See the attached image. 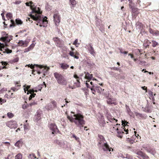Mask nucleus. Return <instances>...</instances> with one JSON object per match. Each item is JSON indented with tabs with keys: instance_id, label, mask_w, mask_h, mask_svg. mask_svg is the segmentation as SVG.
Segmentation results:
<instances>
[{
	"instance_id": "obj_1",
	"label": "nucleus",
	"mask_w": 159,
	"mask_h": 159,
	"mask_svg": "<svg viewBox=\"0 0 159 159\" xmlns=\"http://www.w3.org/2000/svg\"><path fill=\"white\" fill-rule=\"evenodd\" d=\"M68 119L71 122L74 123L76 125L80 128V129L85 124L83 115L80 113H75L68 110L66 112Z\"/></svg>"
},
{
	"instance_id": "obj_2",
	"label": "nucleus",
	"mask_w": 159,
	"mask_h": 159,
	"mask_svg": "<svg viewBox=\"0 0 159 159\" xmlns=\"http://www.w3.org/2000/svg\"><path fill=\"white\" fill-rule=\"evenodd\" d=\"M34 5L33 2H30V9L32 10L31 13H35V15H30V17L33 20L36 21V22L38 23L36 25H38V23H39V26L40 27H45V26L44 25L45 22H46L47 20L46 19L47 18L46 16H45L44 18L41 17V12L40 11V9L38 7V10H37V8L34 7Z\"/></svg>"
},
{
	"instance_id": "obj_3",
	"label": "nucleus",
	"mask_w": 159,
	"mask_h": 159,
	"mask_svg": "<svg viewBox=\"0 0 159 159\" xmlns=\"http://www.w3.org/2000/svg\"><path fill=\"white\" fill-rule=\"evenodd\" d=\"M12 39V36L11 35L8 34L7 36L4 37H1L0 38V40L2 41L5 43V44L0 43V51H2L3 53H6L7 54L11 53L12 50H10L8 48H4L5 46L7 45V43L9 42Z\"/></svg>"
},
{
	"instance_id": "obj_4",
	"label": "nucleus",
	"mask_w": 159,
	"mask_h": 159,
	"mask_svg": "<svg viewBox=\"0 0 159 159\" xmlns=\"http://www.w3.org/2000/svg\"><path fill=\"white\" fill-rule=\"evenodd\" d=\"M54 75L59 84L62 85H66L67 84V80L63 75L55 72Z\"/></svg>"
},
{
	"instance_id": "obj_5",
	"label": "nucleus",
	"mask_w": 159,
	"mask_h": 159,
	"mask_svg": "<svg viewBox=\"0 0 159 159\" xmlns=\"http://www.w3.org/2000/svg\"><path fill=\"white\" fill-rule=\"evenodd\" d=\"M98 146L100 148H102L104 152L107 153L113 151V149L110 147L107 142L101 143V144L98 145Z\"/></svg>"
},
{
	"instance_id": "obj_6",
	"label": "nucleus",
	"mask_w": 159,
	"mask_h": 159,
	"mask_svg": "<svg viewBox=\"0 0 159 159\" xmlns=\"http://www.w3.org/2000/svg\"><path fill=\"white\" fill-rule=\"evenodd\" d=\"M90 89L92 93L94 94H95L96 91L98 93H102V91L104 90V89L101 88L98 85L93 86L90 88Z\"/></svg>"
},
{
	"instance_id": "obj_7",
	"label": "nucleus",
	"mask_w": 159,
	"mask_h": 159,
	"mask_svg": "<svg viewBox=\"0 0 159 159\" xmlns=\"http://www.w3.org/2000/svg\"><path fill=\"white\" fill-rule=\"evenodd\" d=\"M29 66L32 69H33L34 68V65L36 66L37 67H39L40 69L43 68L42 71L44 73H44L47 72V71L49 69V67H47V66H44L42 65H38L35 64H34V65H33L32 64H31L30 65L29 64Z\"/></svg>"
},
{
	"instance_id": "obj_8",
	"label": "nucleus",
	"mask_w": 159,
	"mask_h": 159,
	"mask_svg": "<svg viewBox=\"0 0 159 159\" xmlns=\"http://www.w3.org/2000/svg\"><path fill=\"white\" fill-rule=\"evenodd\" d=\"M6 125L10 129H15L17 127L16 122L13 120H11L7 122Z\"/></svg>"
},
{
	"instance_id": "obj_9",
	"label": "nucleus",
	"mask_w": 159,
	"mask_h": 159,
	"mask_svg": "<svg viewBox=\"0 0 159 159\" xmlns=\"http://www.w3.org/2000/svg\"><path fill=\"white\" fill-rule=\"evenodd\" d=\"M97 118L98 119L100 125L101 126L104 127L105 123L103 116L101 115L100 113H98V114Z\"/></svg>"
},
{
	"instance_id": "obj_10",
	"label": "nucleus",
	"mask_w": 159,
	"mask_h": 159,
	"mask_svg": "<svg viewBox=\"0 0 159 159\" xmlns=\"http://www.w3.org/2000/svg\"><path fill=\"white\" fill-rule=\"evenodd\" d=\"M16 23L15 22L14 20H11V24L10 25V27H14L16 25V24L17 25H21L23 23V22L19 19H16Z\"/></svg>"
},
{
	"instance_id": "obj_11",
	"label": "nucleus",
	"mask_w": 159,
	"mask_h": 159,
	"mask_svg": "<svg viewBox=\"0 0 159 159\" xmlns=\"http://www.w3.org/2000/svg\"><path fill=\"white\" fill-rule=\"evenodd\" d=\"M42 112L41 111H38L36 112L34 117V121L35 122H38L41 119Z\"/></svg>"
},
{
	"instance_id": "obj_12",
	"label": "nucleus",
	"mask_w": 159,
	"mask_h": 159,
	"mask_svg": "<svg viewBox=\"0 0 159 159\" xmlns=\"http://www.w3.org/2000/svg\"><path fill=\"white\" fill-rule=\"evenodd\" d=\"M49 128L52 131V134H54V133H57L58 131V129L57 126L54 123L51 124L49 125Z\"/></svg>"
},
{
	"instance_id": "obj_13",
	"label": "nucleus",
	"mask_w": 159,
	"mask_h": 159,
	"mask_svg": "<svg viewBox=\"0 0 159 159\" xmlns=\"http://www.w3.org/2000/svg\"><path fill=\"white\" fill-rule=\"evenodd\" d=\"M53 17L55 25L58 26L59 25L60 20L59 15L57 13L55 14H54Z\"/></svg>"
},
{
	"instance_id": "obj_14",
	"label": "nucleus",
	"mask_w": 159,
	"mask_h": 159,
	"mask_svg": "<svg viewBox=\"0 0 159 159\" xmlns=\"http://www.w3.org/2000/svg\"><path fill=\"white\" fill-rule=\"evenodd\" d=\"M29 41V39L26 40L24 41L21 40L18 43L20 46L26 47L28 45Z\"/></svg>"
},
{
	"instance_id": "obj_15",
	"label": "nucleus",
	"mask_w": 159,
	"mask_h": 159,
	"mask_svg": "<svg viewBox=\"0 0 159 159\" xmlns=\"http://www.w3.org/2000/svg\"><path fill=\"white\" fill-rule=\"evenodd\" d=\"M54 142L55 144L58 145L59 146L62 148L64 147L65 145L64 141L63 140L57 139L54 140Z\"/></svg>"
},
{
	"instance_id": "obj_16",
	"label": "nucleus",
	"mask_w": 159,
	"mask_h": 159,
	"mask_svg": "<svg viewBox=\"0 0 159 159\" xmlns=\"http://www.w3.org/2000/svg\"><path fill=\"white\" fill-rule=\"evenodd\" d=\"M88 50L90 53L92 55L94 56L95 54V52L93 48L90 44H89Z\"/></svg>"
},
{
	"instance_id": "obj_17",
	"label": "nucleus",
	"mask_w": 159,
	"mask_h": 159,
	"mask_svg": "<svg viewBox=\"0 0 159 159\" xmlns=\"http://www.w3.org/2000/svg\"><path fill=\"white\" fill-rule=\"evenodd\" d=\"M115 99L114 98H108L107 100V102L108 104H112L116 105L117 103L116 102H115Z\"/></svg>"
},
{
	"instance_id": "obj_18",
	"label": "nucleus",
	"mask_w": 159,
	"mask_h": 159,
	"mask_svg": "<svg viewBox=\"0 0 159 159\" xmlns=\"http://www.w3.org/2000/svg\"><path fill=\"white\" fill-rule=\"evenodd\" d=\"M99 139H98V146L100 145L101 143H105L106 142V141L104 137L101 135H99L98 136Z\"/></svg>"
},
{
	"instance_id": "obj_19",
	"label": "nucleus",
	"mask_w": 159,
	"mask_h": 159,
	"mask_svg": "<svg viewBox=\"0 0 159 159\" xmlns=\"http://www.w3.org/2000/svg\"><path fill=\"white\" fill-rule=\"evenodd\" d=\"M106 116L107 118V119L110 122H113V121L115 120L116 122H117V120H116L113 116H111L109 113H107L106 114Z\"/></svg>"
},
{
	"instance_id": "obj_20",
	"label": "nucleus",
	"mask_w": 159,
	"mask_h": 159,
	"mask_svg": "<svg viewBox=\"0 0 159 159\" xmlns=\"http://www.w3.org/2000/svg\"><path fill=\"white\" fill-rule=\"evenodd\" d=\"M49 108H51L52 109L57 108V102L54 101H52L50 103Z\"/></svg>"
},
{
	"instance_id": "obj_21",
	"label": "nucleus",
	"mask_w": 159,
	"mask_h": 159,
	"mask_svg": "<svg viewBox=\"0 0 159 159\" xmlns=\"http://www.w3.org/2000/svg\"><path fill=\"white\" fill-rule=\"evenodd\" d=\"M23 143V142L22 139H20L18 140L15 143L14 145L16 147L20 148L22 146Z\"/></svg>"
},
{
	"instance_id": "obj_22",
	"label": "nucleus",
	"mask_w": 159,
	"mask_h": 159,
	"mask_svg": "<svg viewBox=\"0 0 159 159\" xmlns=\"http://www.w3.org/2000/svg\"><path fill=\"white\" fill-rule=\"evenodd\" d=\"M55 45L56 46L59 48L62 47L64 46V41L61 39L59 40L58 42L55 43Z\"/></svg>"
},
{
	"instance_id": "obj_23",
	"label": "nucleus",
	"mask_w": 159,
	"mask_h": 159,
	"mask_svg": "<svg viewBox=\"0 0 159 159\" xmlns=\"http://www.w3.org/2000/svg\"><path fill=\"white\" fill-rule=\"evenodd\" d=\"M122 125H123V126L124 127L123 128V129H124V130L126 132V134H128V129L126 130L125 128V126L128 123H129L128 122H127L126 121H125V120H122Z\"/></svg>"
},
{
	"instance_id": "obj_24",
	"label": "nucleus",
	"mask_w": 159,
	"mask_h": 159,
	"mask_svg": "<svg viewBox=\"0 0 159 159\" xmlns=\"http://www.w3.org/2000/svg\"><path fill=\"white\" fill-rule=\"evenodd\" d=\"M34 45L35 44L34 43H32L29 47L25 49L24 50V52H29L30 50L33 49Z\"/></svg>"
},
{
	"instance_id": "obj_25",
	"label": "nucleus",
	"mask_w": 159,
	"mask_h": 159,
	"mask_svg": "<svg viewBox=\"0 0 159 159\" xmlns=\"http://www.w3.org/2000/svg\"><path fill=\"white\" fill-rule=\"evenodd\" d=\"M27 120L25 121V123H24V130L25 131L29 130L30 127L29 124L27 123Z\"/></svg>"
},
{
	"instance_id": "obj_26",
	"label": "nucleus",
	"mask_w": 159,
	"mask_h": 159,
	"mask_svg": "<svg viewBox=\"0 0 159 159\" xmlns=\"http://www.w3.org/2000/svg\"><path fill=\"white\" fill-rule=\"evenodd\" d=\"M116 130L117 131L116 134L117 136L118 137L121 138L122 137L123 134L124 133V132L119 130L118 128L116 129Z\"/></svg>"
},
{
	"instance_id": "obj_27",
	"label": "nucleus",
	"mask_w": 159,
	"mask_h": 159,
	"mask_svg": "<svg viewBox=\"0 0 159 159\" xmlns=\"http://www.w3.org/2000/svg\"><path fill=\"white\" fill-rule=\"evenodd\" d=\"M84 73L86 74L85 77L88 80H91L93 77V75L90 74L88 72H85Z\"/></svg>"
},
{
	"instance_id": "obj_28",
	"label": "nucleus",
	"mask_w": 159,
	"mask_h": 159,
	"mask_svg": "<svg viewBox=\"0 0 159 159\" xmlns=\"http://www.w3.org/2000/svg\"><path fill=\"white\" fill-rule=\"evenodd\" d=\"M19 82H16L15 83L16 87L11 88V90H12L14 92L17 91V90H18V89H19V88H17V87H19L20 86V85H17V84H19Z\"/></svg>"
},
{
	"instance_id": "obj_29",
	"label": "nucleus",
	"mask_w": 159,
	"mask_h": 159,
	"mask_svg": "<svg viewBox=\"0 0 159 159\" xmlns=\"http://www.w3.org/2000/svg\"><path fill=\"white\" fill-rule=\"evenodd\" d=\"M150 43V42L147 39L145 40L143 45L145 48H146L149 46Z\"/></svg>"
},
{
	"instance_id": "obj_30",
	"label": "nucleus",
	"mask_w": 159,
	"mask_h": 159,
	"mask_svg": "<svg viewBox=\"0 0 159 159\" xmlns=\"http://www.w3.org/2000/svg\"><path fill=\"white\" fill-rule=\"evenodd\" d=\"M132 13L133 15H137L139 13L138 10L137 8H134L132 9Z\"/></svg>"
},
{
	"instance_id": "obj_31",
	"label": "nucleus",
	"mask_w": 159,
	"mask_h": 159,
	"mask_svg": "<svg viewBox=\"0 0 159 159\" xmlns=\"http://www.w3.org/2000/svg\"><path fill=\"white\" fill-rule=\"evenodd\" d=\"M61 67L63 69H66L69 67V66L66 63H61L60 64Z\"/></svg>"
},
{
	"instance_id": "obj_32",
	"label": "nucleus",
	"mask_w": 159,
	"mask_h": 159,
	"mask_svg": "<svg viewBox=\"0 0 159 159\" xmlns=\"http://www.w3.org/2000/svg\"><path fill=\"white\" fill-rule=\"evenodd\" d=\"M70 4L72 6L74 7L76 4V2L75 0H69Z\"/></svg>"
},
{
	"instance_id": "obj_33",
	"label": "nucleus",
	"mask_w": 159,
	"mask_h": 159,
	"mask_svg": "<svg viewBox=\"0 0 159 159\" xmlns=\"http://www.w3.org/2000/svg\"><path fill=\"white\" fill-rule=\"evenodd\" d=\"M135 153L137 155L142 157H143V156L145 154L140 151H137L135 152Z\"/></svg>"
},
{
	"instance_id": "obj_34",
	"label": "nucleus",
	"mask_w": 159,
	"mask_h": 159,
	"mask_svg": "<svg viewBox=\"0 0 159 159\" xmlns=\"http://www.w3.org/2000/svg\"><path fill=\"white\" fill-rule=\"evenodd\" d=\"M22 155L20 153H18L15 157V159H21Z\"/></svg>"
},
{
	"instance_id": "obj_35",
	"label": "nucleus",
	"mask_w": 159,
	"mask_h": 159,
	"mask_svg": "<svg viewBox=\"0 0 159 159\" xmlns=\"http://www.w3.org/2000/svg\"><path fill=\"white\" fill-rule=\"evenodd\" d=\"M152 46L153 47H155L156 46L159 45L158 43L155 41L152 40Z\"/></svg>"
},
{
	"instance_id": "obj_36",
	"label": "nucleus",
	"mask_w": 159,
	"mask_h": 159,
	"mask_svg": "<svg viewBox=\"0 0 159 159\" xmlns=\"http://www.w3.org/2000/svg\"><path fill=\"white\" fill-rule=\"evenodd\" d=\"M127 112L129 115L131 117H134V113L132 112L131 110H127Z\"/></svg>"
},
{
	"instance_id": "obj_37",
	"label": "nucleus",
	"mask_w": 159,
	"mask_h": 159,
	"mask_svg": "<svg viewBox=\"0 0 159 159\" xmlns=\"http://www.w3.org/2000/svg\"><path fill=\"white\" fill-rule=\"evenodd\" d=\"M7 115L8 117L10 118H12L14 116V114L13 113L11 112H8L7 113Z\"/></svg>"
},
{
	"instance_id": "obj_38",
	"label": "nucleus",
	"mask_w": 159,
	"mask_h": 159,
	"mask_svg": "<svg viewBox=\"0 0 159 159\" xmlns=\"http://www.w3.org/2000/svg\"><path fill=\"white\" fill-rule=\"evenodd\" d=\"M12 15L11 13H8L6 15V16L7 18L11 19L12 17Z\"/></svg>"
},
{
	"instance_id": "obj_39",
	"label": "nucleus",
	"mask_w": 159,
	"mask_h": 159,
	"mask_svg": "<svg viewBox=\"0 0 159 159\" xmlns=\"http://www.w3.org/2000/svg\"><path fill=\"white\" fill-rule=\"evenodd\" d=\"M136 27L138 28H140L142 26V24L141 23L139 22H137L136 24Z\"/></svg>"
},
{
	"instance_id": "obj_40",
	"label": "nucleus",
	"mask_w": 159,
	"mask_h": 159,
	"mask_svg": "<svg viewBox=\"0 0 159 159\" xmlns=\"http://www.w3.org/2000/svg\"><path fill=\"white\" fill-rule=\"evenodd\" d=\"M30 95L29 98V99L30 100H31L32 98H34L36 95V94L34 93H32Z\"/></svg>"
},
{
	"instance_id": "obj_41",
	"label": "nucleus",
	"mask_w": 159,
	"mask_h": 159,
	"mask_svg": "<svg viewBox=\"0 0 159 159\" xmlns=\"http://www.w3.org/2000/svg\"><path fill=\"white\" fill-rule=\"evenodd\" d=\"M87 63L89 66H95L94 63L91 61H89Z\"/></svg>"
},
{
	"instance_id": "obj_42",
	"label": "nucleus",
	"mask_w": 159,
	"mask_h": 159,
	"mask_svg": "<svg viewBox=\"0 0 159 159\" xmlns=\"http://www.w3.org/2000/svg\"><path fill=\"white\" fill-rule=\"evenodd\" d=\"M37 91H38V90H34V89H30L29 90V92L30 93H34V92H36ZM27 94H29L28 93V92H27Z\"/></svg>"
},
{
	"instance_id": "obj_43",
	"label": "nucleus",
	"mask_w": 159,
	"mask_h": 159,
	"mask_svg": "<svg viewBox=\"0 0 159 159\" xmlns=\"http://www.w3.org/2000/svg\"><path fill=\"white\" fill-rule=\"evenodd\" d=\"M53 39L54 40V41L55 42V43L56 42H58L59 41V40H61V39H60L59 38L57 37L54 38Z\"/></svg>"
},
{
	"instance_id": "obj_44",
	"label": "nucleus",
	"mask_w": 159,
	"mask_h": 159,
	"mask_svg": "<svg viewBox=\"0 0 159 159\" xmlns=\"http://www.w3.org/2000/svg\"><path fill=\"white\" fill-rule=\"evenodd\" d=\"M1 34L2 36V37H4L7 35L8 34H7L5 31H3L1 32Z\"/></svg>"
},
{
	"instance_id": "obj_45",
	"label": "nucleus",
	"mask_w": 159,
	"mask_h": 159,
	"mask_svg": "<svg viewBox=\"0 0 159 159\" xmlns=\"http://www.w3.org/2000/svg\"><path fill=\"white\" fill-rule=\"evenodd\" d=\"M135 114L136 116H137L139 118H142L143 117V116L141 114L138 113H135Z\"/></svg>"
},
{
	"instance_id": "obj_46",
	"label": "nucleus",
	"mask_w": 159,
	"mask_h": 159,
	"mask_svg": "<svg viewBox=\"0 0 159 159\" xmlns=\"http://www.w3.org/2000/svg\"><path fill=\"white\" fill-rule=\"evenodd\" d=\"M34 156V154L32 153L30 154L29 156H28V158L30 159H34L33 157Z\"/></svg>"
},
{
	"instance_id": "obj_47",
	"label": "nucleus",
	"mask_w": 159,
	"mask_h": 159,
	"mask_svg": "<svg viewBox=\"0 0 159 159\" xmlns=\"http://www.w3.org/2000/svg\"><path fill=\"white\" fill-rule=\"evenodd\" d=\"M78 41V39H76L73 43L74 45H75L76 47H78V45H79V43H77Z\"/></svg>"
},
{
	"instance_id": "obj_48",
	"label": "nucleus",
	"mask_w": 159,
	"mask_h": 159,
	"mask_svg": "<svg viewBox=\"0 0 159 159\" xmlns=\"http://www.w3.org/2000/svg\"><path fill=\"white\" fill-rule=\"evenodd\" d=\"M125 158L128 159H133L132 157L131 156L128 154L126 155V157H125Z\"/></svg>"
},
{
	"instance_id": "obj_49",
	"label": "nucleus",
	"mask_w": 159,
	"mask_h": 159,
	"mask_svg": "<svg viewBox=\"0 0 159 159\" xmlns=\"http://www.w3.org/2000/svg\"><path fill=\"white\" fill-rule=\"evenodd\" d=\"M119 49L120 50V52L121 53L127 54L128 52L127 51H123V50L119 48Z\"/></svg>"
},
{
	"instance_id": "obj_50",
	"label": "nucleus",
	"mask_w": 159,
	"mask_h": 159,
	"mask_svg": "<svg viewBox=\"0 0 159 159\" xmlns=\"http://www.w3.org/2000/svg\"><path fill=\"white\" fill-rule=\"evenodd\" d=\"M77 82L75 83V84H76V86L77 87H79L80 86V82L78 80H77Z\"/></svg>"
},
{
	"instance_id": "obj_51",
	"label": "nucleus",
	"mask_w": 159,
	"mask_h": 159,
	"mask_svg": "<svg viewBox=\"0 0 159 159\" xmlns=\"http://www.w3.org/2000/svg\"><path fill=\"white\" fill-rule=\"evenodd\" d=\"M72 137L73 138H74L75 139V140H76V141H79V138L76 136L75 134H73L72 135Z\"/></svg>"
},
{
	"instance_id": "obj_52",
	"label": "nucleus",
	"mask_w": 159,
	"mask_h": 159,
	"mask_svg": "<svg viewBox=\"0 0 159 159\" xmlns=\"http://www.w3.org/2000/svg\"><path fill=\"white\" fill-rule=\"evenodd\" d=\"M111 70H119L120 71V69L117 67H112V68H111Z\"/></svg>"
},
{
	"instance_id": "obj_53",
	"label": "nucleus",
	"mask_w": 159,
	"mask_h": 159,
	"mask_svg": "<svg viewBox=\"0 0 159 159\" xmlns=\"http://www.w3.org/2000/svg\"><path fill=\"white\" fill-rule=\"evenodd\" d=\"M149 32L152 34L154 35V34L155 32L154 30H153L152 29L150 28L149 29Z\"/></svg>"
},
{
	"instance_id": "obj_54",
	"label": "nucleus",
	"mask_w": 159,
	"mask_h": 159,
	"mask_svg": "<svg viewBox=\"0 0 159 159\" xmlns=\"http://www.w3.org/2000/svg\"><path fill=\"white\" fill-rule=\"evenodd\" d=\"M30 86H27L26 88H24V91L25 93L26 92V90L29 89L30 88Z\"/></svg>"
},
{
	"instance_id": "obj_55",
	"label": "nucleus",
	"mask_w": 159,
	"mask_h": 159,
	"mask_svg": "<svg viewBox=\"0 0 159 159\" xmlns=\"http://www.w3.org/2000/svg\"><path fill=\"white\" fill-rule=\"evenodd\" d=\"M119 157H121L123 158H125V157L123 155L122 153H120L118 155Z\"/></svg>"
},
{
	"instance_id": "obj_56",
	"label": "nucleus",
	"mask_w": 159,
	"mask_h": 159,
	"mask_svg": "<svg viewBox=\"0 0 159 159\" xmlns=\"http://www.w3.org/2000/svg\"><path fill=\"white\" fill-rule=\"evenodd\" d=\"M70 55L72 56L73 57L74 56V53L70 51L69 53Z\"/></svg>"
},
{
	"instance_id": "obj_57",
	"label": "nucleus",
	"mask_w": 159,
	"mask_h": 159,
	"mask_svg": "<svg viewBox=\"0 0 159 159\" xmlns=\"http://www.w3.org/2000/svg\"><path fill=\"white\" fill-rule=\"evenodd\" d=\"M1 63L2 64V65H4V66H6L7 64V63L6 62H5V61H2V62H1Z\"/></svg>"
},
{
	"instance_id": "obj_58",
	"label": "nucleus",
	"mask_w": 159,
	"mask_h": 159,
	"mask_svg": "<svg viewBox=\"0 0 159 159\" xmlns=\"http://www.w3.org/2000/svg\"><path fill=\"white\" fill-rule=\"evenodd\" d=\"M148 94L151 96H152L153 95V92L149 90L148 91Z\"/></svg>"
},
{
	"instance_id": "obj_59",
	"label": "nucleus",
	"mask_w": 159,
	"mask_h": 159,
	"mask_svg": "<svg viewBox=\"0 0 159 159\" xmlns=\"http://www.w3.org/2000/svg\"><path fill=\"white\" fill-rule=\"evenodd\" d=\"M154 34L157 36L159 35V31L157 30L154 33Z\"/></svg>"
},
{
	"instance_id": "obj_60",
	"label": "nucleus",
	"mask_w": 159,
	"mask_h": 159,
	"mask_svg": "<svg viewBox=\"0 0 159 159\" xmlns=\"http://www.w3.org/2000/svg\"><path fill=\"white\" fill-rule=\"evenodd\" d=\"M2 143H4L5 144H7L8 145L7 146H8V148H9V146L10 145V143L9 142H3Z\"/></svg>"
},
{
	"instance_id": "obj_61",
	"label": "nucleus",
	"mask_w": 159,
	"mask_h": 159,
	"mask_svg": "<svg viewBox=\"0 0 159 159\" xmlns=\"http://www.w3.org/2000/svg\"><path fill=\"white\" fill-rule=\"evenodd\" d=\"M4 13H2L1 14V15L2 16V19L4 20H5V18L4 16Z\"/></svg>"
},
{
	"instance_id": "obj_62",
	"label": "nucleus",
	"mask_w": 159,
	"mask_h": 159,
	"mask_svg": "<svg viewBox=\"0 0 159 159\" xmlns=\"http://www.w3.org/2000/svg\"><path fill=\"white\" fill-rule=\"evenodd\" d=\"M21 3V2L20 1H17L15 2L14 3L16 4H18Z\"/></svg>"
},
{
	"instance_id": "obj_63",
	"label": "nucleus",
	"mask_w": 159,
	"mask_h": 159,
	"mask_svg": "<svg viewBox=\"0 0 159 159\" xmlns=\"http://www.w3.org/2000/svg\"><path fill=\"white\" fill-rule=\"evenodd\" d=\"M85 84H86V86L87 87V88H89V89H90V88L92 87H89V84L87 83V82H86L85 83Z\"/></svg>"
},
{
	"instance_id": "obj_64",
	"label": "nucleus",
	"mask_w": 159,
	"mask_h": 159,
	"mask_svg": "<svg viewBox=\"0 0 159 159\" xmlns=\"http://www.w3.org/2000/svg\"><path fill=\"white\" fill-rule=\"evenodd\" d=\"M30 2H27L25 3V4L27 6H30Z\"/></svg>"
}]
</instances>
